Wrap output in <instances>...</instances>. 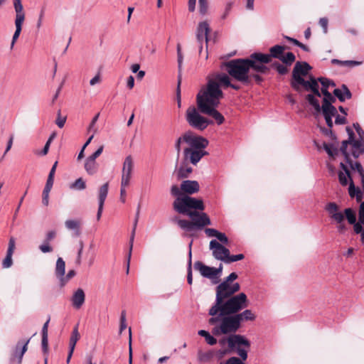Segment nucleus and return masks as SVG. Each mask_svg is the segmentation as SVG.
I'll return each instance as SVG.
<instances>
[{"mask_svg": "<svg viewBox=\"0 0 364 364\" xmlns=\"http://www.w3.org/2000/svg\"><path fill=\"white\" fill-rule=\"evenodd\" d=\"M345 215L350 224H353L356 222L355 214L351 208H346L345 210Z\"/></svg>", "mask_w": 364, "mask_h": 364, "instance_id": "obj_50", "label": "nucleus"}, {"mask_svg": "<svg viewBox=\"0 0 364 364\" xmlns=\"http://www.w3.org/2000/svg\"><path fill=\"white\" fill-rule=\"evenodd\" d=\"M199 161H177L173 175L178 178L189 176L193 171L192 165H196Z\"/></svg>", "mask_w": 364, "mask_h": 364, "instance_id": "obj_12", "label": "nucleus"}, {"mask_svg": "<svg viewBox=\"0 0 364 364\" xmlns=\"http://www.w3.org/2000/svg\"><path fill=\"white\" fill-rule=\"evenodd\" d=\"M127 328L126 324V313L124 311H123L121 314L120 316V326H119V333H122V332Z\"/></svg>", "mask_w": 364, "mask_h": 364, "instance_id": "obj_59", "label": "nucleus"}, {"mask_svg": "<svg viewBox=\"0 0 364 364\" xmlns=\"http://www.w3.org/2000/svg\"><path fill=\"white\" fill-rule=\"evenodd\" d=\"M65 228L69 230H73L74 236L80 235V221L78 220H67L65 222Z\"/></svg>", "mask_w": 364, "mask_h": 364, "instance_id": "obj_31", "label": "nucleus"}, {"mask_svg": "<svg viewBox=\"0 0 364 364\" xmlns=\"http://www.w3.org/2000/svg\"><path fill=\"white\" fill-rule=\"evenodd\" d=\"M228 343V347L232 350H235L237 355L243 360H247V352L250 348V342L244 336L240 334H232L227 338H223L219 341L221 346Z\"/></svg>", "mask_w": 364, "mask_h": 364, "instance_id": "obj_8", "label": "nucleus"}, {"mask_svg": "<svg viewBox=\"0 0 364 364\" xmlns=\"http://www.w3.org/2000/svg\"><path fill=\"white\" fill-rule=\"evenodd\" d=\"M309 83H310V90L312 92V95L316 97H321V92L319 91V85H318V77L316 78L315 77L311 75L309 76Z\"/></svg>", "mask_w": 364, "mask_h": 364, "instance_id": "obj_36", "label": "nucleus"}, {"mask_svg": "<svg viewBox=\"0 0 364 364\" xmlns=\"http://www.w3.org/2000/svg\"><path fill=\"white\" fill-rule=\"evenodd\" d=\"M358 220L359 222L364 224V202H362L360 205L359 212H358Z\"/></svg>", "mask_w": 364, "mask_h": 364, "instance_id": "obj_64", "label": "nucleus"}, {"mask_svg": "<svg viewBox=\"0 0 364 364\" xmlns=\"http://www.w3.org/2000/svg\"><path fill=\"white\" fill-rule=\"evenodd\" d=\"M133 168L134 164L132 161H124L122 168V177L131 179Z\"/></svg>", "mask_w": 364, "mask_h": 364, "instance_id": "obj_38", "label": "nucleus"}, {"mask_svg": "<svg viewBox=\"0 0 364 364\" xmlns=\"http://www.w3.org/2000/svg\"><path fill=\"white\" fill-rule=\"evenodd\" d=\"M353 126L359 136V140L355 139L353 129L350 127H346V131L348 138L342 141L340 147L345 159H350V156L357 159L364 152V131L358 122L353 123Z\"/></svg>", "mask_w": 364, "mask_h": 364, "instance_id": "obj_4", "label": "nucleus"}, {"mask_svg": "<svg viewBox=\"0 0 364 364\" xmlns=\"http://www.w3.org/2000/svg\"><path fill=\"white\" fill-rule=\"evenodd\" d=\"M334 97H337L341 102H345L346 100H349L352 97V93L345 84L341 85V88H336L333 92Z\"/></svg>", "mask_w": 364, "mask_h": 364, "instance_id": "obj_25", "label": "nucleus"}, {"mask_svg": "<svg viewBox=\"0 0 364 364\" xmlns=\"http://www.w3.org/2000/svg\"><path fill=\"white\" fill-rule=\"evenodd\" d=\"M324 149L330 156H333L336 154L338 150L332 144H324Z\"/></svg>", "mask_w": 364, "mask_h": 364, "instance_id": "obj_56", "label": "nucleus"}, {"mask_svg": "<svg viewBox=\"0 0 364 364\" xmlns=\"http://www.w3.org/2000/svg\"><path fill=\"white\" fill-rule=\"evenodd\" d=\"M80 338V333L78 331V324H77L72 331L70 341H69V348L75 350L77 342Z\"/></svg>", "mask_w": 364, "mask_h": 364, "instance_id": "obj_37", "label": "nucleus"}, {"mask_svg": "<svg viewBox=\"0 0 364 364\" xmlns=\"http://www.w3.org/2000/svg\"><path fill=\"white\" fill-rule=\"evenodd\" d=\"M16 248V240L15 238L11 237L9 239L8 249L6 251V255L2 262V267L8 269L13 264L12 255Z\"/></svg>", "mask_w": 364, "mask_h": 364, "instance_id": "obj_22", "label": "nucleus"}, {"mask_svg": "<svg viewBox=\"0 0 364 364\" xmlns=\"http://www.w3.org/2000/svg\"><path fill=\"white\" fill-rule=\"evenodd\" d=\"M109 183H105L101 186L98 190V210L97 213V220H100L103 211V206L108 194Z\"/></svg>", "mask_w": 364, "mask_h": 364, "instance_id": "obj_20", "label": "nucleus"}, {"mask_svg": "<svg viewBox=\"0 0 364 364\" xmlns=\"http://www.w3.org/2000/svg\"><path fill=\"white\" fill-rule=\"evenodd\" d=\"M231 87L235 90H240L241 86L237 83H232L230 77L224 73H215L207 77L205 87L200 89L196 96V103L199 111L212 117L218 125L222 124L225 118L217 110L220 101L224 95L221 88Z\"/></svg>", "mask_w": 364, "mask_h": 364, "instance_id": "obj_1", "label": "nucleus"}, {"mask_svg": "<svg viewBox=\"0 0 364 364\" xmlns=\"http://www.w3.org/2000/svg\"><path fill=\"white\" fill-rule=\"evenodd\" d=\"M210 32V26L207 21H202L198 23L196 31V38L199 47V53L201 54L203 43L205 42L206 48L208 47V34Z\"/></svg>", "mask_w": 364, "mask_h": 364, "instance_id": "obj_15", "label": "nucleus"}, {"mask_svg": "<svg viewBox=\"0 0 364 364\" xmlns=\"http://www.w3.org/2000/svg\"><path fill=\"white\" fill-rule=\"evenodd\" d=\"M84 166L87 173L92 175L97 171L99 165L96 161H86Z\"/></svg>", "mask_w": 364, "mask_h": 364, "instance_id": "obj_40", "label": "nucleus"}, {"mask_svg": "<svg viewBox=\"0 0 364 364\" xmlns=\"http://www.w3.org/2000/svg\"><path fill=\"white\" fill-rule=\"evenodd\" d=\"M209 315L211 318L208 320V323L214 326L212 333L215 336L235 334L241 327L236 314L216 312L215 314Z\"/></svg>", "mask_w": 364, "mask_h": 364, "instance_id": "obj_5", "label": "nucleus"}, {"mask_svg": "<svg viewBox=\"0 0 364 364\" xmlns=\"http://www.w3.org/2000/svg\"><path fill=\"white\" fill-rule=\"evenodd\" d=\"M249 60H253L255 62H258V63H269L272 60L270 59L269 54H264L262 53H252L249 58H247Z\"/></svg>", "mask_w": 364, "mask_h": 364, "instance_id": "obj_30", "label": "nucleus"}, {"mask_svg": "<svg viewBox=\"0 0 364 364\" xmlns=\"http://www.w3.org/2000/svg\"><path fill=\"white\" fill-rule=\"evenodd\" d=\"M306 100L314 108L316 112L319 113L322 112L323 117H333L337 114V109L333 105V103L335 102H322L321 106L318 100L311 94H308L306 96Z\"/></svg>", "mask_w": 364, "mask_h": 364, "instance_id": "obj_11", "label": "nucleus"}, {"mask_svg": "<svg viewBox=\"0 0 364 364\" xmlns=\"http://www.w3.org/2000/svg\"><path fill=\"white\" fill-rule=\"evenodd\" d=\"M340 166L343 171H340L338 173V180L342 186H346L348 184V178L350 180V181H352L350 178V172L347 166L343 162H341Z\"/></svg>", "mask_w": 364, "mask_h": 364, "instance_id": "obj_35", "label": "nucleus"}, {"mask_svg": "<svg viewBox=\"0 0 364 364\" xmlns=\"http://www.w3.org/2000/svg\"><path fill=\"white\" fill-rule=\"evenodd\" d=\"M286 48V46L280 45H275L271 47L269 53L270 59L272 60L274 58L280 60Z\"/></svg>", "mask_w": 364, "mask_h": 364, "instance_id": "obj_33", "label": "nucleus"}, {"mask_svg": "<svg viewBox=\"0 0 364 364\" xmlns=\"http://www.w3.org/2000/svg\"><path fill=\"white\" fill-rule=\"evenodd\" d=\"M177 56H178V67L179 71L181 70L182 63H183V55L181 53V45L178 43L177 45Z\"/></svg>", "mask_w": 364, "mask_h": 364, "instance_id": "obj_60", "label": "nucleus"}, {"mask_svg": "<svg viewBox=\"0 0 364 364\" xmlns=\"http://www.w3.org/2000/svg\"><path fill=\"white\" fill-rule=\"evenodd\" d=\"M198 334L200 336L204 337L206 343L210 346H213L217 343V339L214 338L212 335H210V333L208 332L207 331L200 330L198 331Z\"/></svg>", "mask_w": 364, "mask_h": 364, "instance_id": "obj_41", "label": "nucleus"}, {"mask_svg": "<svg viewBox=\"0 0 364 364\" xmlns=\"http://www.w3.org/2000/svg\"><path fill=\"white\" fill-rule=\"evenodd\" d=\"M296 57L295 55L289 52L286 55H282L280 60L284 63L286 65H291L294 61H295Z\"/></svg>", "mask_w": 364, "mask_h": 364, "instance_id": "obj_44", "label": "nucleus"}, {"mask_svg": "<svg viewBox=\"0 0 364 364\" xmlns=\"http://www.w3.org/2000/svg\"><path fill=\"white\" fill-rule=\"evenodd\" d=\"M346 162L349 163L350 166L353 169L357 170L358 172L360 174V176H362L364 173L363 168L361 164L358 161H355L354 163H353V161H346Z\"/></svg>", "mask_w": 364, "mask_h": 364, "instance_id": "obj_54", "label": "nucleus"}, {"mask_svg": "<svg viewBox=\"0 0 364 364\" xmlns=\"http://www.w3.org/2000/svg\"><path fill=\"white\" fill-rule=\"evenodd\" d=\"M177 224L180 228L186 232H191L195 229L194 224H193L192 222L186 220H178Z\"/></svg>", "mask_w": 364, "mask_h": 364, "instance_id": "obj_42", "label": "nucleus"}, {"mask_svg": "<svg viewBox=\"0 0 364 364\" xmlns=\"http://www.w3.org/2000/svg\"><path fill=\"white\" fill-rule=\"evenodd\" d=\"M191 220L192 223L194 224V228H202L205 225L210 224V220L208 216L205 213H198L197 211H192L186 214Z\"/></svg>", "mask_w": 364, "mask_h": 364, "instance_id": "obj_17", "label": "nucleus"}, {"mask_svg": "<svg viewBox=\"0 0 364 364\" xmlns=\"http://www.w3.org/2000/svg\"><path fill=\"white\" fill-rule=\"evenodd\" d=\"M200 113L198 108L190 106L186 112V119L191 127L203 131L213 122L202 116Z\"/></svg>", "mask_w": 364, "mask_h": 364, "instance_id": "obj_10", "label": "nucleus"}, {"mask_svg": "<svg viewBox=\"0 0 364 364\" xmlns=\"http://www.w3.org/2000/svg\"><path fill=\"white\" fill-rule=\"evenodd\" d=\"M171 193L176 197L173 202L174 210L181 214L186 215L192 212L191 209L203 210L204 205L202 200L196 199L186 195H183L177 185H173L171 188Z\"/></svg>", "mask_w": 364, "mask_h": 364, "instance_id": "obj_7", "label": "nucleus"}, {"mask_svg": "<svg viewBox=\"0 0 364 364\" xmlns=\"http://www.w3.org/2000/svg\"><path fill=\"white\" fill-rule=\"evenodd\" d=\"M291 87L297 92L301 90L302 86L306 91H311L310 83L309 80H306L304 77H298L296 80H291Z\"/></svg>", "mask_w": 364, "mask_h": 364, "instance_id": "obj_28", "label": "nucleus"}, {"mask_svg": "<svg viewBox=\"0 0 364 364\" xmlns=\"http://www.w3.org/2000/svg\"><path fill=\"white\" fill-rule=\"evenodd\" d=\"M70 301L74 309H80L85 301V294L83 289L79 288L75 291L70 298Z\"/></svg>", "mask_w": 364, "mask_h": 364, "instance_id": "obj_23", "label": "nucleus"}, {"mask_svg": "<svg viewBox=\"0 0 364 364\" xmlns=\"http://www.w3.org/2000/svg\"><path fill=\"white\" fill-rule=\"evenodd\" d=\"M318 80L322 86L320 92L321 95L323 94L324 96L322 102H336V97L328 90L330 86L335 87L336 83L333 80L323 77H318Z\"/></svg>", "mask_w": 364, "mask_h": 364, "instance_id": "obj_16", "label": "nucleus"}, {"mask_svg": "<svg viewBox=\"0 0 364 364\" xmlns=\"http://www.w3.org/2000/svg\"><path fill=\"white\" fill-rule=\"evenodd\" d=\"M65 263L63 261V258L58 257L56 261L55 274H56L57 277L59 279V280L65 274Z\"/></svg>", "mask_w": 364, "mask_h": 364, "instance_id": "obj_39", "label": "nucleus"}, {"mask_svg": "<svg viewBox=\"0 0 364 364\" xmlns=\"http://www.w3.org/2000/svg\"><path fill=\"white\" fill-rule=\"evenodd\" d=\"M139 213H140V205H139L137 207L136 215H135V218H134V224H133V228H132L130 239H129V250L127 259V271H126L127 274H129V264H130V259H131V256H132V248H133L135 231H136V225H137L139 218Z\"/></svg>", "mask_w": 364, "mask_h": 364, "instance_id": "obj_21", "label": "nucleus"}, {"mask_svg": "<svg viewBox=\"0 0 364 364\" xmlns=\"http://www.w3.org/2000/svg\"><path fill=\"white\" fill-rule=\"evenodd\" d=\"M246 360H243L241 357H231L227 360L225 364H244Z\"/></svg>", "mask_w": 364, "mask_h": 364, "instance_id": "obj_57", "label": "nucleus"}, {"mask_svg": "<svg viewBox=\"0 0 364 364\" xmlns=\"http://www.w3.org/2000/svg\"><path fill=\"white\" fill-rule=\"evenodd\" d=\"M14 7L16 12L15 22L23 23L25 20V12L21 0H14Z\"/></svg>", "mask_w": 364, "mask_h": 364, "instance_id": "obj_29", "label": "nucleus"}, {"mask_svg": "<svg viewBox=\"0 0 364 364\" xmlns=\"http://www.w3.org/2000/svg\"><path fill=\"white\" fill-rule=\"evenodd\" d=\"M348 192L349 195L351 197H354L357 193H360V191L355 187L354 183L352 181H350L349 185Z\"/></svg>", "mask_w": 364, "mask_h": 364, "instance_id": "obj_63", "label": "nucleus"}, {"mask_svg": "<svg viewBox=\"0 0 364 364\" xmlns=\"http://www.w3.org/2000/svg\"><path fill=\"white\" fill-rule=\"evenodd\" d=\"M215 353L213 350L203 351L199 350L197 353L198 361L200 363L210 362L214 357Z\"/></svg>", "mask_w": 364, "mask_h": 364, "instance_id": "obj_32", "label": "nucleus"}, {"mask_svg": "<svg viewBox=\"0 0 364 364\" xmlns=\"http://www.w3.org/2000/svg\"><path fill=\"white\" fill-rule=\"evenodd\" d=\"M199 183L196 181H183L179 188L180 191L187 194H193L199 191Z\"/></svg>", "mask_w": 364, "mask_h": 364, "instance_id": "obj_24", "label": "nucleus"}, {"mask_svg": "<svg viewBox=\"0 0 364 364\" xmlns=\"http://www.w3.org/2000/svg\"><path fill=\"white\" fill-rule=\"evenodd\" d=\"M53 186L49 184H46L45 188L43 191V198L42 203L44 205L47 206L49 203V193L50 190L52 189Z\"/></svg>", "mask_w": 364, "mask_h": 364, "instance_id": "obj_45", "label": "nucleus"}, {"mask_svg": "<svg viewBox=\"0 0 364 364\" xmlns=\"http://www.w3.org/2000/svg\"><path fill=\"white\" fill-rule=\"evenodd\" d=\"M220 68L228 73L226 75L229 77H231L244 86H252L254 81L260 85L264 80L258 74L250 72L249 60L247 58H237L223 62Z\"/></svg>", "mask_w": 364, "mask_h": 364, "instance_id": "obj_2", "label": "nucleus"}, {"mask_svg": "<svg viewBox=\"0 0 364 364\" xmlns=\"http://www.w3.org/2000/svg\"><path fill=\"white\" fill-rule=\"evenodd\" d=\"M86 184L82 178H79L70 185V188L73 190L82 191L85 189Z\"/></svg>", "mask_w": 364, "mask_h": 364, "instance_id": "obj_43", "label": "nucleus"}, {"mask_svg": "<svg viewBox=\"0 0 364 364\" xmlns=\"http://www.w3.org/2000/svg\"><path fill=\"white\" fill-rule=\"evenodd\" d=\"M199 12L201 15L206 14L208 9V0H198Z\"/></svg>", "mask_w": 364, "mask_h": 364, "instance_id": "obj_52", "label": "nucleus"}, {"mask_svg": "<svg viewBox=\"0 0 364 364\" xmlns=\"http://www.w3.org/2000/svg\"><path fill=\"white\" fill-rule=\"evenodd\" d=\"M41 346L43 353L47 354L48 351V337H42Z\"/></svg>", "mask_w": 364, "mask_h": 364, "instance_id": "obj_62", "label": "nucleus"}, {"mask_svg": "<svg viewBox=\"0 0 364 364\" xmlns=\"http://www.w3.org/2000/svg\"><path fill=\"white\" fill-rule=\"evenodd\" d=\"M237 278V274L235 272H232L225 279L221 282L216 287L215 300L218 304L221 301V299H226L240 290V284L237 282L232 283L234 280Z\"/></svg>", "mask_w": 364, "mask_h": 364, "instance_id": "obj_9", "label": "nucleus"}, {"mask_svg": "<svg viewBox=\"0 0 364 364\" xmlns=\"http://www.w3.org/2000/svg\"><path fill=\"white\" fill-rule=\"evenodd\" d=\"M192 252L190 251L188 252V274H187V282L189 284L193 283V276H192Z\"/></svg>", "mask_w": 364, "mask_h": 364, "instance_id": "obj_47", "label": "nucleus"}, {"mask_svg": "<svg viewBox=\"0 0 364 364\" xmlns=\"http://www.w3.org/2000/svg\"><path fill=\"white\" fill-rule=\"evenodd\" d=\"M185 142L188 145L183 149V159H201L208 155L205 149L208 145V141L203 137L195 136L191 132H187L178 137L175 143V149L178 153L181 151V144Z\"/></svg>", "mask_w": 364, "mask_h": 364, "instance_id": "obj_3", "label": "nucleus"}, {"mask_svg": "<svg viewBox=\"0 0 364 364\" xmlns=\"http://www.w3.org/2000/svg\"><path fill=\"white\" fill-rule=\"evenodd\" d=\"M67 117L66 116H62L61 115V111L59 109L57 112V117L55 121L56 125L59 128H63L65 126V124L66 122Z\"/></svg>", "mask_w": 364, "mask_h": 364, "instance_id": "obj_48", "label": "nucleus"}, {"mask_svg": "<svg viewBox=\"0 0 364 364\" xmlns=\"http://www.w3.org/2000/svg\"><path fill=\"white\" fill-rule=\"evenodd\" d=\"M244 257H245V256L243 254H238V255H229L228 260H227V264L237 262L239 260H242L244 259Z\"/></svg>", "mask_w": 364, "mask_h": 364, "instance_id": "obj_58", "label": "nucleus"}, {"mask_svg": "<svg viewBox=\"0 0 364 364\" xmlns=\"http://www.w3.org/2000/svg\"><path fill=\"white\" fill-rule=\"evenodd\" d=\"M237 320L241 325L242 321H254L256 318L255 314L250 309H245L241 313L236 314Z\"/></svg>", "mask_w": 364, "mask_h": 364, "instance_id": "obj_34", "label": "nucleus"}, {"mask_svg": "<svg viewBox=\"0 0 364 364\" xmlns=\"http://www.w3.org/2000/svg\"><path fill=\"white\" fill-rule=\"evenodd\" d=\"M265 63H258L253 60H249L250 72L254 74H267L269 72V68L264 65Z\"/></svg>", "mask_w": 364, "mask_h": 364, "instance_id": "obj_27", "label": "nucleus"}, {"mask_svg": "<svg viewBox=\"0 0 364 364\" xmlns=\"http://www.w3.org/2000/svg\"><path fill=\"white\" fill-rule=\"evenodd\" d=\"M23 23H21V22H15V26H16V31L14 33V36H13V38H12V41H11V48H13L16 40L18 39V38L20 36V33L21 32V30H22V25H23Z\"/></svg>", "mask_w": 364, "mask_h": 364, "instance_id": "obj_46", "label": "nucleus"}, {"mask_svg": "<svg viewBox=\"0 0 364 364\" xmlns=\"http://www.w3.org/2000/svg\"><path fill=\"white\" fill-rule=\"evenodd\" d=\"M210 249L213 252V257L225 263H227L230 251L228 248L221 245L216 240H212L210 242Z\"/></svg>", "mask_w": 364, "mask_h": 364, "instance_id": "obj_13", "label": "nucleus"}, {"mask_svg": "<svg viewBox=\"0 0 364 364\" xmlns=\"http://www.w3.org/2000/svg\"><path fill=\"white\" fill-rule=\"evenodd\" d=\"M75 275V272L74 270H70L67 275L65 274L60 278V282L61 286H64L70 279H72Z\"/></svg>", "mask_w": 364, "mask_h": 364, "instance_id": "obj_55", "label": "nucleus"}, {"mask_svg": "<svg viewBox=\"0 0 364 364\" xmlns=\"http://www.w3.org/2000/svg\"><path fill=\"white\" fill-rule=\"evenodd\" d=\"M272 67L275 68L280 75H285L288 72L287 68L278 62H275L272 64Z\"/></svg>", "mask_w": 364, "mask_h": 364, "instance_id": "obj_51", "label": "nucleus"}, {"mask_svg": "<svg viewBox=\"0 0 364 364\" xmlns=\"http://www.w3.org/2000/svg\"><path fill=\"white\" fill-rule=\"evenodd\" d=\"M311 69L312 67L306 62H296L292 71L291 80L307 75Z\"/></svg>", "mask_w": 364, "mask_h": 364, "instance_id": "obj_19", "label": "nucleus"}, {"mask_svg": "<svg viewBox=\"0 0 364 364\" xmlns=\"http://www.w3.org/2000/svg\"><path fill=\"white\" fill-rule=\"evenodd\" d=\"M326 209L331 215V217L338 223H343L344 215L341 212H338V206L335 203H329L326 205Z\"/></svg>", "mask_w": 364, "mask_h": 364, "instance_id": "obj_26", "label": "nucleus"}, {"mask_svg": "<svg viewBox=\"0 0 364 364\" xmlns=\"http://www.w3.org/2000/svg\"><path fill=\"white\" fill-rule=\"evenodd\" d=\"M194 268L198 270L203 277L211 279L213 284L218 283L219 280L215 278V270L213 267L207 266L203 262L198 261L195 262Z\"/></svg>", "mask_w": 364, "mask_h": 364, "instance_id": "obj_18", "label": "nucleus"}, {"mask_svg": "<svg viewBox=\"0 0 364 364\" xmlns=\"http://www.w3.org/2000/svg\"><path fill=\"white\" fill-rule=\"evenodd\" d=\"M328 20L327 18L323 17L319 19V25L322 27L324 33H327L328 32Z\"/></svg>", "mask_w": 364, "mask_h": 364, "instance_id": "obj_61", "label": "nucleus"}, {"mask_svg": "<svg viewBox=\"0 0 364 364\" xmlns=\"http://www.w3.org/2000/svg\"><path fill=\"white\" fill-rule=\"evenodd\" d=\"M29 342L30 338L26 341H19L16 343L11 353L10 358L11 363H16L17 364H21L22 363L23 356L28 349V345Z\"/></svg>", "mask_w": 364, "mask_h": 364, "instance_id": "obj_14", "label": "nucleus"}, {"mask_svg": "<svg viewBox=\"0 0 364 364\" xmlns=\"http://www.w3.org/2000/svg\"><path fill=\"white\" fill-rule=\"evenodd\" d=\"M100 113H97L92 119L89 127H88V132H92L95 134L97 131V129L95 127V124L99 119Z\"/></svg>", "mask_w": 364, "mask_h": 364, "instance_id": "obj_53", "label": "nucleus"}, {"mask_svg": "<svg viewBox=\"0 0 364 364\" xmlns=\"http://www.w3.org/2000/svg\"><path fill=\"white\" fill-rule=\"evenodd\" d=\"M247 299L245 293L232 296L226 299H221L219 304L217 300L208 311V314H215L216 312H223L228 314H236L247 306Z\"/></svg>", "mask_w": 364, "mask_h": 364, "instance_id": "obj_6", "label": "nucleus"}, {"mask_svg": "<svg viewBox=\"0 0 364 364\" xmlns=\"http://www.w3.org/2000/svg\"><path fill=\"white\" fill-rule=\"evenodd\" d=\"M57 166H58V161H56L55 162V164H53V166H52L50 171V173L48 174V179H47V181H46V184H49V185H53V182H54V176H55V170H56V168H57Z\"/></svg>", "mask_w": 364, "mask_h": 364, "instance_id": "obj_49", "label": "nucleus"}]
</instances>
